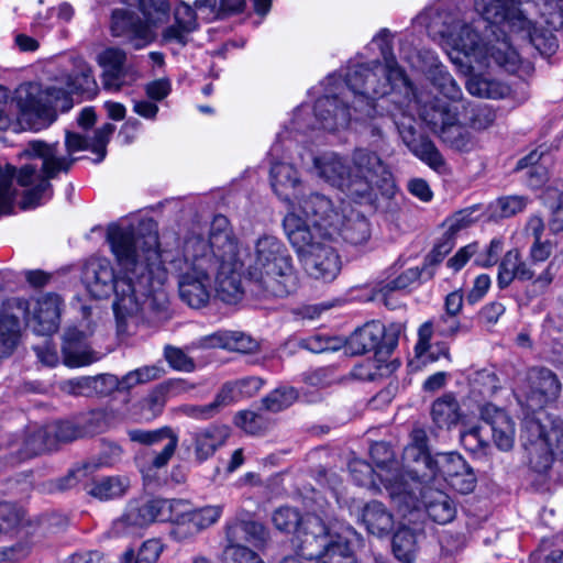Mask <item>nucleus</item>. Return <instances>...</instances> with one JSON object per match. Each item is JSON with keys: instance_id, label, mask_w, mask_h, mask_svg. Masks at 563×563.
<instances>
[{"instance_id": "obj_1", "label": "nucleus", "mask_w": 563, "mask_h": 563, "mask_svg": "<svg viewBox=\"0 0 563 563\" xmlns=\"http://www.w3.org/2000/svg\"><path fill=\"white\" fill-rule=\"evenodd\" d=\"M390 36L389 31L384 29L374 37L384 56L385 68L378 64L373 68L358 65L351 68L345 76L346 86L353 93V117L336 97L325 96L316 101L314 114L322 129L336 132L354 124L355 131H360L358 125L369 124L372 135H380V129L372 124L380 114L375 99L387 95L397 82L409 88L404 70L391 54Z\"/></svg>"}, {"instance_id": "obj_2", "label": "nucleus", "mask_w": 563, "mask_h": 563, "mask_svg": "<svg viewBox=\"0 0 563 563\" xmlns=\"http://www.w3.org/2000/svg\"><path fill=\"white\" fill-rule=\"evenodd\" d=\"M140 225V221L133 224L128 220H122L109 225L107 230V241L121 268V275L117 279L114 269L107 258H90L82 271V283L92 297L107 298L114 291L113 310L117 330L120 335L129 331L130 322L136 327L140 319L139 289L141 277L137 273L139 249L136 240Z\"/></svg>"}, {"instance_id": "obj_3", "label": "nucleus", "mask_w": 563, "mask_h": 563, "mask_svg": "<svg viewBox=\"0 0 563 563\" xmlns=\"http://www.w3.org/2000/svg\"><path fill=\"white\" fill-rule=\"evenodd\" d=\"M67 155H58L57 144H48L43 141H31L21 156L37 163H29L16 169L7 164L0 166V214H8L12 210L15 189L12 187L13 178L25 188L23 198L20 202L22 209H33L49 200L53 196L51 179L57 177L59 173H67L75 162L73 154L90 150L91 142L84 136L67 132L65 141Z\"/></svg>"}, {"instance_id": "obj_4", "label": "nucleus", "mask_w": 563, "mask_h": 563, "mask_svg": "<svg viewBox=\"0 0 563 563\" xmlns=\"http://www.w3.org/2000/svg\"><path fill=\"white\" fill-rule=\"evenodd\" d=\"M98 89L91 67L81 58L74 60L71 73H60L52 85L44 89L40 84L27 82L15 90L14 101L20 110V121L31 130L40 131L52 124L56 114L54 107L63 102L62 108L68 109V96L71 93L92 97Z\"/></svg>"}, {"instance_id": "obj_5", "label": "nucleus", "mask_w": 563, "mask_h": 563, "mask_svg": "<svg viewBox=\"0 0 563 563\" xmlns=\"http://www.w3.org/2000/svg\"><path fill=\"white\" fill-rule=\"evenodd\" d=\"M418 59L417 67L439 92V96L421 108L422 120L445 144L457 148L465 147L468 134L462 126L463 112L466 108L462 89L433 52L422 51Z\"/></svg>"}, {"instance_id": "obj_6", "label": "nucleus", "mask_w": 563, "mask_h": 563, "mask_svg": "<svg viewBox=\"0 0 563 563\" xmlns=\"http://www.w3.org/2000/svg\"><path fill=\"white\" fill-rule=\"evenodd\" d=\"M246 275L252 291L265 298H284L297 288L291 255L274 235L255 241Z\"/></svg>"}, {"instance_id": "obj_7", "label": "nucleus", "mask_w": 563, "mask_h": 563, "mask_svg": "<svg viewBox=\"0 0 563 563\" xmlns=\"http://www.w3.org/2000/svg\"><path fill=\"white\" fill-rule=\"evenodd\" d=\"M169 260V253L159 247L156 222L143 221V312L155 322L170 318L165 290L168 278L165 264Z\"/></svg>"}, {"instance_id": "obj_8", "label": "nucleus", "mask_w": 563, "mask_h": 563, "mask_svg": "<svg viewBox=\"0 0 563 563\" xmlns=\"http://www.w3.org/2000/svg\"><path fill=\"white\" fill-rule=\"evenodd\" d=\"M214 273V254H211L207 240L192 232L184 243L183 266L178 275L180 299L194 309L207 306Z\"/></svg>"}, {"instance_id": "obj_9", "label": "nucleus", "mask_w": 563, "mask_h": 563, "mask_svg": "<svg viewBox=\"0 0 563 563\" xmlns=\"http://www.w3.org/2000/svg\"><path fill=\"white\" fill-rule=\"evenodd\" d=\"M207 242L211 254H214L213 277L217 295L227 303H235L243 295L240 275L242 263L239 260L238 242L227 217L214 216Z\"/></svg>"}, {"instance_id": "obj_10", "label": "nucleus", "mask_w": 563, "mask_h": 563, "mask_svg": "<svg viewBox=\"0 0 563 563\" xmlns=\"http://www.w3.org/2000/svg\"><path fill=\"white\" fill-rule=\"evenodd\" d=\"M288 241L296 250L306 272L314 279L332 282L341 271L336 251L317 239L306 222L295 211L283 220Z\"/></svg>"}, {"instance_id": "obj_11", "label": "nucleus", "mask_w": 563, "mask_h": 563, "mask_svg": "<svg viewBox=\"0 0 563 563\" xmlns=\"http://www.w3.org/2000/svg\"><path fill=\"white\" fill-rule=\"evenodd\" d=\"M371 457L377 468V477L388 492L391 500L400 510L412 511L418 508L420 482L412 472L402 471L394 460L390 446L376 442L369 449Z\"/></svg>"}, {"instance_id": "obj_12", "label": "nucleus", "mask_w": 563, "mask_h": 563, "mask_svg": "<svg viewBox=\"0 0 563 563\" xmlns=\"http://www.w3.org/2000/svg\"><path fill=\"white\" fill-rule=\"evenodd\" d=\"M351 164L352 195L363 197L375 190L389 194L394 188L393 175L376 152L356 147Z\"/></svg>"}, {"instance_id": "obj_13", "label": "nucleus", "mask_w": 563, "mask_h": 563, "mask_svg": "<svg viewBox=\"0 0 563 563\" xmlns=\"http://www.w3.org/2000/svg\"><path fill=\"white\" fill-rule=\"evenodd\" d=\"M295 200L288 212L295 211L299 214L317 239H335L338 223H341V212L328 197L313 192L295 197Z\"/></svg>"}, {"instance_id": "obj_14", "label": "nucleus", "mask_w": 563, "mask_h": 563, "mask_svg": "<svg viewBox=\"0 0 563 563\" xmlns=\"http://www.w3.org/2000/svg\"><path fill=\"white\" fill-rule=\"evenodd\" d=\"M390 115L398 129L402 142L420 161L438 173L446 170V163L438 147L428 137L417 135L413 126V118L407 115L405 110L397 108L396 112L390 111Z\"/></svg>"}, {"instance_id": "obj_15", "label": "nucleus", "mask_w": 563, "mask_h": 563, "mask_svg": "<svg viewBox=\"0 0 563 563\" xmlns=\"http://www.w3.org/2000/svg\"><path fill=\"white\" fill-rule=\"evenodd\" d=\"M554 276L552 263L548 264L544 271L536 276V271L529 261L523 260L518 249H512L507 251L500 261L497 283L503 289L508 287L515 279L520 282L532 280L533 285L543 291L552 284Z\"/></svg>"}, {"instance_id": "obj_16", "label": "nucleus", "mask_w": 563, "mask_h": 563, "mask_svg": "<svg viewBox=\"0 0 563 563\" xmlns=\"http://www.w3.org/2000/svg\"><path fill=\"white\" fill-rule=\"evenodd\" d=\"M27 317L23 298H11L3 302L0 311V360L12 356L22 343Z\"/></svg>"}, {"instance_id": "obj_17", "label": "nucleus", "mask_w": 563, "mask_h": 563, "mask_svg": "<svg viewBox=\"0 0 563 563\" xmlns=\"http://www.w3.org/2000/svg\"><path fill=\"white\" fill-rule=\"evenodd\" d=\"M338 536L330 531L321 518L307 515L296 530L292 544L300 556L316 560Z\"/></svg>"}, {"instance_id": "obj_18", "label": "nucleus", "mask_w": 563, "mask_h": 563, "mask_svg": "<svg viewBox=\"0 0 563 563\" xmlns=\"http://www.w3.org/2000/svg\"><path fill=\"white\" fill-rule=\"evenodd\" d=\"M561 393V383L554 372L545 367H532L527 371L523 386L526 406L531 411L543 409L554 401Z\"/></svg>"}, {"instance_id": "obj_19", "label": "nucleus", "mask_w": 563, "mask_h": 563, "mask_svg": "<svg viewBox=\"0 0 563 563\" xmlns=\"http://www.w3.org/2000/svg\"><path fill=\"white\" fill-rule=\"evenodd\" d=\"M398 334L399 330L395 325L386 328L379 321H372L350 336L349 346L353 354H364L371 351L389 353L398 343Z\"/></svg>"}, {"instance_id": "obj_20", "label": "nucleus", "mask_w": 563, "mask_h": 563, "mask_svg": "<svg viewBox=\"0 0 563 563\" xmlns=\"http://www.w3.org/2000/svg\"><path fill=\"white\" fill-rule=\"evenodd\" d=\"M27 306V317L33 331L41 335H51L59 328L63 299L57 294H43L30 300L24 299Z\"/></svg>"}, {"instance_id": "obj_21", "label": "nucleus", "mask_w": 563, "mask_h": 563, "mask_svg": "<svg viewBox=\"0 0 563 563\" xmlns=\"http://www.w3.org/2000/svg\"><path fill=\"white\" fill-rule=\"evenodd\" d=\"M548 429L539 421L528 419L521 431V442L530 466L539 473L548 471L553 461L552 443L548 441Z\"/></svg>"}, {"instance_id": "obj_22", "label": "nucleus", "mask_w": 563, "mask_h": 563, "mask_svg": "<svg viewBox=\"0 0 563 563\" xmlns=\"http://www.w3.org/2000/svg\"><path fill=\"white\" fill-rule=\"evenodd\" d=\"M433 466L445 482L461 494H468L476 486L477 479L473 468L457 452L438 453L433 459Z\"/></svg>"}, {"instance_id": "obj_23", "label": "nucleus", "mask_w": 563, "mask_h": 563, "mask_svg": "<svg viewBox=\"0 0 563 563\" xmlns=\"http://www.w3.org/2000/svg\"><path fill=\"white\" fill-rule=\"evenodd\" d=\"M448 42L452 51L456 53V56H451L455 63L466 64L468 68L474 69V64L481 65L485 59L484 45L471 25H462L456 33L450 34Z\"/></svg>"}, {"instance_id": "obj_24", "label": "nucleus", "mask_w": 563, "mask_h": 563, "mask_svg": "<svg viewBox=\"0 0 563 563\" xmlns=\"http://www.w3.org/2000/svg\"><path fill=\"white\" fill-rule=\"evenodd\" d=\"M92 329L87 323V330H80L77 327L68 328L64 335L63 354L65 364L70 367L89 365L98 360L96 353L91 350L88 338Z\"/></svg>"}, {"instance_id": "obj_25", "label": "nucleus", "mask_w": 563, "mask_h": 563, "mask_svg": "<svg viewBox=\"0 0 563 563\" xmlns=\"http://www.w3.org/2000/svg\"><path fill=\"white\" fill-rule=\"evenodd\" d=\"M143 446L152 455L151 465L154 468L166 466L174 455L178 445V435L170 427H163L156 430L143 431Z\"/></svg>"}, {"instance_id": "obj_26", "label": "nucleus", "mask_w": 563, "mask_h": 563, "mask_svg": "<svg viewBox=\"0 0 563 563\" xmlns=\"http://www.w3.org/2000/svg\"><path fill=\"white\" fill-rule=\"evenodd\" d=\"M174 508L178 510L175 533H180V529L186 525H188L190 533L200 532L214 525L222 515V506L220 505L192 510L188 501L184 499L175 500Z\"/></svg>"}, {"instance_id": "obj_27", "label": "nucleus", "mask_w": 563, "mask_h": 563, "mask_svg": "<svg viewBox=\"0 0 563 563\" xmlns=\"http://www.w3.org/2000/svg\"><path fill=\"white\" fill-rule=\"evenodd\" d=\"M53 434L59 442H68L77 439L80 431L69 421L57 422L45 429H40L34 435L26 440V455H36L53 446L49 435Z\"/></svg>"}, {"instance_id": "obj_28", "label": "nucleus", "mask_w": 563, "mask_h": 563, "mask_svg": "<svg viewBox=\"0 0 563 563\" xmlns=\"http://www.w3.org/2000/svg\"><path fill=\"white\" fill-rule=\"evenodd\" d=\"M314 166L318 175L325 181L352 194L351 166L341 156L334 153L324 154L314 159Z\"/></svg>"}, {"instance_id": "obj_29", "label": "nucleus", "mask_w": 563, "mask_h": 563, "mask_svg": "<svg viewBox=\"0 0 563 563\" xmlns=\"http://www.w3.org/2000/svg\"><path fill=\"white\" fill-rule=\"evenodd\" d=\"M227 545L250 543L263 547L269 537L267 529L257 521L235 518L225 528Z\"/></svg>"}, {"instance_id": "obj_30", "label": "nucleus", "mask_w": 563, "mask_h": 563, "mask_svg": "<svg viewBox=\"0 0 563 563\" xmlns=\"http://www.w3.org/2000/svg\"><path fill=\"white\" fill-rule=\"evenodd\" d=\"M484 420L490 426L495 445L501 451H509L515 443V423L501 409L487 405L482 411Z\"/></svg>"}, {"instance_id": "obj_31", "label": "nucleus", "mask_w": 563, "mask_h": 563, "mask_svg": "<svg viewBox=\"0 0 563 563\" xmlns=\"http://www.w3.org/2000/svg\"><path fill=\"white\" fill-rule=\"evenodd\" d=\"M97 62L102 68V78L106 88L119 89L126 74V55L119 48H107L101 52Z\"/></svg>"}, {"instance_id": "obj_32", "label": "nucleus", "mask_w": 563, "mask_h": 563, "mask_svg": "<svg viewBox=\"0 0 563 563\" xmlns=\"http://www.w3.org/2000/svg\"><path fill=\"white\" fill-rule=\"evenodd\" d=\"M372 231L368 220L355 210L349 213H341V223H338L336 238H341L344 242L358 246L364 245L371 239Z\"/></svg>"}, {"instance_id": "obj_33", "label": "nucleus", "mask_w": 563, "mask_h": 563, "mask_svg": "<svg viewBox=\"0 0 563 563\" xmlns=\"http://www.w3.org/2000/svg\"><path fill=\"white\" fill-rule=\"evenodd\" d=\"M483 54L485 59L478 67L489 66V60H494L499 67L505 68L507 71H515L520 63V55L517 49L510 44L507 36L489 40L484 45Z\"/></svg>"}, {"instance_id": "obj_34", "label": "nucleus", "mask_w": 563, "mask_h": 563, "mask_svg": "<svg viewBox=\"0 0 563 563\" xmlns=\"http://www.w3.org/2000/svg\"><path fill=\"white\" fill-rule=\"evenodd\" d=\"M197 349H227L238 352H250L255 347V342L241 332L218 331L200 338L196 343Z\"/></svg>"}, {"instance_id": "obj_35", "label": "nucleus", "mask_w": 563, "mask_h": 563, "mask_svg": "<svg viewBox=\"0 0 563 563\" xmlns=\"http://www.w3.org/2000/svg\"><path fill=\"white\" fill-rule=\"evenodd\" d=\"M271 185L275 194L290 205V196L298 197L296 191L300 186V179L297 169L288 163L277 162L271 167Z\"/></svg>"}, {"instance_id": "obj_36", "label": "nucleus", "mask_w": 563, "mask_h": 563, "mask_svg": "<svg viewBox=\"0 0 563 563\" xmlns=\"http://www.w3.org/2000/svg\"><path fill=\"white\" fill-rule=\"evenodd\" d=\"M362 522L376 537L388 536L395 526L393 514L377 500L367 503L362 510Z\"/></svg>"}, {"instance_id": "obj_37", "label": "nucleus", "mask_w": 563, "mask_h": 563, "mask_svg": "<svg viewBox=\"0 0 563 563\" xmlns=\"http://www.w3.org/2000/svg\"><path fill=\"white\" fill-rule=\"evenodd\" d=\"M230 437V428L225 424H211L195 434V453L198 460L205 461L221 448Z\"/></svg>"}, {"instance_id": "obj_38", "label": "nucleus", "mask_w": 563, "mask_h": 563, "mask_svg": "<svg viewBox=\"0 0 563 563\" xmlns=\"http://www.w3.org/2000/svg\"><path fill=\"white\" fill-rule=\"evenodd\" d=\"M168 0H143V45L154 40L155 30L169 18Z\"/></svg>"}, {"instance_id": "obj_39", "label": "nucleus", "mask_w": 563, "mask_h": 563, "mask_svg": "<svg viewBox=\"0 0 563 563\" xmlns=\"http://www.w3.org/2000/svg\"><path fill=\"white\" fill-rule=\"evenodd\" d=\"M175 24L167 27L163 36L166 41H176L186 44V35L197 27L195 11L186 3H180L175 8Z\"/></svg>"}, {"instance_id": "obj_40", "label": "nucleus", "mask_w": 563, "mask_h": 563, "mask_svg": "<svg viewBox=\"0 0 563 563\" xmlns=\"http://www.w3.org/2000/svg\"><path fill=\"white\" fill-rule=\"evenodd\" d=\"M426 511L428 516L440 525H445L453 520L455 516V506L451 498L443 492H429L423 495Z\"/></svg>"}, {"instance_id": "obj_41", "label": "nucleus", "mask_w": 563, "mask_h": 563, "mask_svg": "<svg viewBox=\"0 0 563 563\" xmlns=\"http://www.w3.org/2000/svg\"><path fill=\"white\" fill-rule=\"evenodd\" d=\"M391 549L397 560L404 563H411L416 559L418 551L416 529L401 525L393 537Z\"/></svg>"}, {"instance_id": "obj_42", "label": "nucleus", "mask_w": 563, "mask_h": 563, "mask_svg": "<svg viewBox=\"0 0 563 563\" xmlns=\"http://www.w3.org/2000/svg\"><path fill=\"white\" fill-rule=\"evenodd\" d=\"M111 32L114 36L137 38L141 33L139 15L130 8L115 9L111 16Z\"/></svg>"}, {"instance_id": "obj_43", "label": "nucleus", "mask_w": 563, "mask_h": 563, "mask_svg": "<svg viewBox=\"0 0 563 563\" xmlns=\"http://www.w3.org/2000/svg\"><path fill=\"white\" fill-rule=\"evenodd\" d=\"M466 88L471 95L479 98L499 99L509 92L507 85L484 75H472L466 81Z\"/></svg>"}, {"instance_id": "obj_44", "label": "nucleus", "mask_w": 563, "mask_h": 563, "mask_svg": "<svg viewBox=\"0 0 563 563\" xmlns=\"http://www.w3.org/2000/svg\"><path fill=\"white\" fill-rule=\"evenodd\" d=\"M431 415L439 428L449 429L460 419V406L452 395H444L433 402Z\"/></svg>"}, {"instance_id": "obj_45", "label": "nucleus", "mask_w": 563, "mask_h": 563, "mask_svg": "<svg viewBox=\"0 0 563 563\" xmlns=\"http://www.w3.org/2000/svg\"><path fill=\"white\" fill-rule=\"evenodd\" d=\"M129 486V479L125 477L108 476L96 479L88 493L100 500H109L122 496Z\"/></svg>"}, {"instance_id": "obj_46", "label": "nucleus", "mask_w": 563, "mask_h": 563, "mask_svg": "<svg viewBox=\"0 0 563 563\" xmlns=\"http://www.w3.org/2000/svg\"><path fill=\"white\" fill-rule=\"evenodd\" d=\"M466 108L463 112L462 126L468 134V143L463 148H457L451 144H448L450 147L456 151H467L472 144V135L467 128H472L474 130H484L490 126L495 121V113L487 108H478L476 110H472V114L468 115L470 102L465 99Z\"/></svg>"}, {"instance_id": "obj_47", "label": "nucleus", "mask_w": 563, "mask_h": 563, "mask_svg": "<svg viewBox=\"0 0 563 563\" xmlns=\"http://www.w3.org/2000/svg\"><path fill=\"white\" fill-rule=\"evenodd\" d=\"M194 388V385H189L185 380H172L166 384L157 385L146 398V406L151 412V418H155L159 415L165 406L166 394L168 390L173 391H187Z\"/></svg>"}, {"instance_id": "obj_48", "label": "nucleus", "mask_w": 563, "mask_h": 563, "mask_svg": "<svg viewBox=\"0 0 563 563\" xmlns=\"http://www.w3.org/2000/svg\"><path fill=\"white\" fill-rule=\"evenodd\" d=\"M175 500L151 499L143 507V522L172 521L176 523L178 510Z\"/></svg>"}, {"instance_id": "obj_49", "label": "nucleus", "mask_w": 563, "mask_h": 563, "mask_svg": "<svg viewBox=\"0 0 563 563\" xmlns=\"http://www.w3.org/2000/svg\"><path fill=\"white\" fill-rule=\"evenodd\" d=\"M314 561L316 563H357L349 541L341 534Z\"/></svg>"}, {"instance_id": "obj_50", "label": "nucleus", "mask_w": 563, "mask_h": 563, "mask_svg": "<svg viewBox=\"0 0 563 563\" xmlns=\"http://www.w3.org/2000/svg\"><path fill=\"white\" fill-rule=\"evenodd\" d=\"M303 517L299 511L290 507H280L273 512L272 521L275 528L282 532L296 533L297 528L301 525Z\"/></svg>"}, {"instance_id": "obj_51", "label": "nucleus", "mask_w": 563, "mask_h": 563, "mask_svg": "<svg viewBox=\"0 0 563 563\" xmlns=\"http://www.w3.org/2000/svg\"><path fill=\"white\" fill-rule=\"evenodd\" d=\"M461 443L473 454H486L489 444L482 433V427L471 426L461 431Z\"/></svg>"}, {"instance_id": "obj_52", "label": "nucleus", "mask_w": 563, "mask_h": 563, "mask_svg": "<svg viewBox=\"0 0 563 563\" xmlns=\"http://www.w3.org/2000/svg\"><path fill=\"white\" fill-rule=\"evenodd\" d=\"M297 391L291 388H278L263 398V406L265 409L278 412L289 407L297 399Z\"/></svg>"}, {"instance_id": "obj_53", "label": "nucleus", "mask_w": 563, "mask_h": 563, "mask_svg": "<svg viewBox=\"0 0 563 563\" xmlns=\"http://www.w3.org/2000/svg\"><path fill=\"white\" fill-rule=\"evenodd\" d=\"M350 474L353 481L364 487L376 488L375 477L377 476V468L363 460H353L349 464Z\"/></svg>"}, {"instance_id": "obj_54", "label": "nucleus", "mask_w": 563, "mask_h": 563, "mask_svg": "<svg viewBox=\"0 0 563 563\" xmlns=\"http://www.w3.org/2000/svg\"><path fill=\"white\" fill-rule=\"evenodd\" d=\"M199 8H209L217 18L240 13L245 7V0H200L196 1Z\"/></svg>"}, {"instance_id": "obj_55", "label": "nucleus", "mask_w": 563, "mask_h": 563, "mask_svg": "<svg viewBox=\"0 0 563 563\" xmlns=\"http://www.w3.org/2000/svg\"><path fill=\"white\" fill-rule=\"evenodd\" d=\"M411 440H412L411 444H409L405 449L406 457L413 459L416 461H418L419 457H422L423 461L426 462V464L429 467H432L433 460H431L428 456V445H427L428 438H427L424 430H422V429L413 430L412 434H411Z\"/></svg>"}, {"instance_id": "obj_56", "label": "nucleus", "mask_w": 563, "mask_h": 563, "mask_svg": "<svg viewBox=\"0 0 563 563\" xmlns=\"http://www.w3.org/2000/svg\"><path fill=\"white\" fill-rule=\"evenodd\" d=\"M234 423L250 434H258L266 429L264 418L251 410L239 411L234 417Z\"/></svg>"}, {"instance_id": "obj_57", "label": "nucleus", "mask_w": 563, "mask_h": 563, "mask_svg": "<svg viewBox=\"0 0 563 563\" xmlns=\"http://www.w3.org/2000/svg\"><path fill=\"white\" fill-rule=\"evenodd\" d=\"M164 356L167 363L176 371L190 373L196 368L194 360L179 347L166 345L164 347Z\"/></svg>"}, {"instance_id": "obj_58", "label": "nucleus", "mask_w": 563, "mask_h": 563, "mask_svg": "<svg viewBox=\"0 0 563 563\" xmlns=\"http://www.w3.org/2000/svg\"><path fill=\"white\" fill-rule=\"evenodd\" d=\"M223 554L225 560L234 563H258V560L261 559L245 544L225 545Z\"/></svg>"}, {"instance_id": "obj_59", "label": "nucleus", "mask_w": 563, "mask_h": 563, "mask_svg": "<svg viewBox=\"0 0 563 563\" xmlns=\"http://www.w3.org/2000/svg\"><path fill=\"white\" fill-rule=\"evenodd\" d=\"M526 205L527 199L522 196L503 197L496 201V211L500 217H512L522 211Z\"/></svg>"}, {"instance_id": "obj_60", "label": "nucleus", "mask_w": 563, "mask_h": 563, "mask_svg": "<svg viewBox=\"0 0 563 563\" xmlns=\"http://www.w3.org/2000/svg\"><path fill=\"white\" fill-rule=\"evenodd\" d=\"M74 15V9L68 3H62L56 8H51L47 10V16L42 19L41 14L36 19V23L38 25L46 26L47 29H52L56 25L54 21H51L53 18H56L60 22H69Z\"/></svg>"}, {"instance_id": "obj_61", "label": "nucleus", "mask_w": 563, "mask_h": 563, "mask_svg": "<svg viewBox=\"0 0 563 563\" xmlns=\"http://www.w3.org/2000/svg\"><path fill=\"white\" fill-rule=\"evenodd\" d=\"M63 389L75 396L92 397L95 396L93 377L82 376L69 379L64 383Z\"/></svg>"}, {"instance_id": "obj_62", "label": "nucleus", "mask_w": 563, "mask_h": 563, "mask_svg": "<svg viewBox=\"0 0 563 563\" xmlns=\"http://www.w3.org/2000/svg\"><path fill=\"white\" fill-rule=\"evenodd\" d=\"M115 126L113 124L106 123L96 131L95 137L91 142L90 151L99 156L97 162H100L104 158L107 143L109 142V139L113 134Z\"/></svg>"}, {"instance_id": "obj_63", "label": "nucleus", "mask_w": 563, "mask_h": 563, "mask_svg": "<svg viewBox=\"0 0 563 563\" xmlns=\"http://www.w3.org/2000/svg\"><path fill=\"white\" fill-rule=\"evenodd\" d=\"M473 223V219L471 218V212L467 210H462L456 212L452 217L445 220L444 225L446 231L444 236H449V239H454V236L463 229L468 228Z\"/></svg>"}, {"instance_id": "obj_64", "label": "nucleus", "mask_w": 563, "mask_h": 563, "mask_svg": "<svg viewBox=\"0 0 563 563\" xmlns=\"http://www.w3.org/2000/svg\"><path fill=\"white\" fill-rule=\"evenodd\" d=\"M435 332L444 338H453L461 331V322L455 314L444 313L434 323Z\"/></svg>"}]
</instances>
